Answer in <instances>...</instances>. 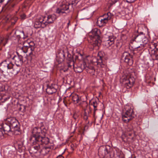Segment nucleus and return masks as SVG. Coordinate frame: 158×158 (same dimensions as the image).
<instances>
[{"instance_id":"nucleus-41","label":"nucleus","mask_w":158,"mask_h":158,"mask_svg":"<svg viewBox=\"0 0 158 158\" xmlns=\"http://www.w3.org/2000/svg\"><path fill=\"white\" fill-rule=\"evenodd\" d=\"M113 3H115L118 1V0H111Z\"/></svg>"},{"instance_id":"nucleus-11","label":"nucleus","mask_w":158,"mask_h":158,"mask_svg":"<svg viewBox=\"0 0 158 158\" xmlns=\"http://www.w3.org/2000/svg\"><path fill=\"white\" fill-rule=\"evenodd\" d=\"M122 58L124 60L125 62L128 63L129 64H132V56L129 53L127 52H124L122 55Z\"/></svg>"},{"instance_id":"nucleus-44","label":"nucleus","mask_w":158,"mask_h":158,"mask_svg":"<svg viewBox=\"0 0 158 158\" xmlns=\"http://www.w3.org/2000/svg\"><path fill=\"white\" fill-rule=\"evenodd\" d=\"M5 0H0V3H2Z\"/></svg>"},{"instance_id":"nucleus-21","label":"nucleus","mask_w":158,"mask_h":158,"mask_svg":"<svg viewBox=\"0 0 158 158\" xmlns=\"http://www.w3.org/2000/svg\"><path fill=\"white\" fill-rule=\"evenodd\" d=\"M86 67V65L85 62L82 63L81 66L78 65L77 67H73L74 71L77 73L81 72Z\"/></svg>"},{"instance_id":"nucleus-24","label":"nucleus","mask_w":158,"mask_h":158,"mask_svg":"<svg viewBox=\"0 0 158 158\" xmlns=\"http://www.w3.org/2000/svg\"><path fill=\"white\" fill-rule=\"evenodd\" d=\"M56 19V16L55 15H49L48 16L47 20L44 21V22H46L47 23V26L48 24L52 23Z\"/></svg>"},{"instance_id":"nucleus-2","label":"nucleus","mask_w":158,"mask_h":158,"mask_svg":"<svg viewBox=\"0 0 158 158\" xmlns=\"http://www.w3.org/2000/svg\"><path fill=\"white\" fill-rule=\"evenodd\" d=\"M134 116L132 106L130 105H125L122 115L123 121L126 123H127L134 118Z\"/></svg>"},{"instance_id":"nucleus-13","label":"nucleus","mask_w":158,"mask_h":158,"mask_svg":"<svg viewBox=\"0 0 158 158\" xmlns=\"http://www.w3.org/2000/svg\"><path fill=\"white\" fill-rule=\"evenodd\" d=\"M77 4V2H76L75 1H72V2H69V3H67L66 4L64 3L62 5H60V7L61 9H62L64 10L65 11L68 12L69 11L68 10L69 8V6H71L72 7L73 5H76Z\"/></svg>"},{"instance_id":"nucleus-34","label":"nucleus","mask_w":158,"mask_h":158,"mask_svg":"<svg viewBox=\"0 0 158 158\" xmlns=\"http://www.w3.org/2000/svg\"><path fill=\"white\" fill-rule=\"evenodd\" d=\"M6 87L4 85L0 86V91L4 92L6 91Z\"/></svg>"},{"instance_id":"nucleus-39","label":"nucleus","mask_w":158,"mask_h":158,"mask_svg":"<svg viewBox=\"0 0 158 158\" xmlns=\"http://www.w3.org/2000/svg\"><path fill=\"white\" fill-rule=\"evenodd\" d=\"M3 136V133L2 131L0 130V137H2Z\"/></svg>"},{"instance_id":"nucleus-31","label":"nucleus","mask_w":158,"mask_h":158,"mask_svg":"<svg viewBox=\"0 0 158 158\" xmlns=\"http://www.w3.org/2000/svg\"><path fill=\"white\" fill-rule=\"evenodd\" d=\"M98 102L96 100L93 101L92 103H91V105L93 106L95 111L97 110V107L98 106Z\"/></svg>"},{"instance_id":"nucleus-30","label":"nucleus","mask_w":158,"mask_h":158,"mask_svg":"<svg viewBox=\"0 0 158 158\" xmlns=\"http://www.w3.org/2000/svg\"><path fill=\"white\" fill-rule=\"evenodd\" d=\"M8 39L6 38H1L0 39L1 43L5 46L7 43Z\"/></svg>"},{"instance_id":"nucleus-27","label":"nucleus","mask_w":158,"mask_h":158,"mask_svg":"<svg viewBox=\"0 0 158 158\" xmlns=\"http://www.w3.org/2000/svg\"><path fill=\"white\" fill-rule=\"evenodd\" d=\"M70 96L72 98V100L75 103H79L81 100L80 98L76 94H71Z\"/></svg>"},{"instance_id":"nucleus-15","label":"nucleus","mask_w":158,"mask_h":158,"mask_svg":"<svg viewBox=\"0 0 158 158\" xmlns=\"http://www.w3.org/2000/svg\"><path fill=\"white\" fill-rule=\"evenodd\" d=\"M20 70L19 66L15 65L12 68V70L8 72V75L10 77L15 76L19 73Z\"/></svg>"},{"instance_id":"nucleus-7","label":"nucleus","mask_w":158,"mask_h":158,"mask_svg":"<svg viewBox=\"0 0 158 158\" xmlns=\"http://www.w3.org/2000/svg\"><path fill=\"white\" fill-rule=\"evenodd\" d=\"M135 79L130 75L125 76L123 79V83L127 89L132 87L135 83Z\"/></svg>"},{"instance_id":"nucleus-26","label":"nucleus","mask_w":158,"mask_h":158,"mask_svg":"<svg viewBox=\"0 0 158 158\" xmlns=\"http://www.w3.org/2000/svg\"><path fill=\"white\" fill-rule=\"evenodd\" d=\"M6 18L7 20L8 21L10 22L13 24H14L18 19L16 17L10 16V15H8L6 16Z\"/></svg>"},{"instance_id":"nucleus-12","label":"nucleus","mask_w":158,"mask_h":158,"mask_svg":"<svg viewBox=\"0 0 158 158\" xmlns=\"http://www.w3.org/2000/svg\"><path fill=\"white\" fill-rule=\"evenodd\" d=\"M17 4L16 0H8L6 4L7 10L10 11L12 10Z\"/></svg>"},{"instance_id":"nucleus-37","label":"nucleus","mask_w":158,"mask_h":158,"mask_svg":"<svg viewBox=\"0 0 158 158\" xmlns=\"http://www.w3.org/2000/svg\"><path fill=\"white\" fill-rule=\"evenodd\" d=\"M26 15L24 14H23L20 15L21 18L22 19H24L26 18Z\"/></svg>"},{"instance_id":"nucleus-47","label":"nucleus","mask_w":158,"mask_h":158,"mask_svg":"<svg viewBox=\"0 0 158 158\" xmlns=\"http://www.w3.org/2000/svg\"><path fill=\"white\" fill-rule=\"evenodd\" d=\"M19 109V110H21V108H20Z\"/></svg>"},{"instance_id":"nucleus-35","label":"nucleus","mask_w":158,"mask_h":158,"mask_svg":"<svg viewBox=\"0 0 158 158\" xmlns=\"http://www.w3.org/2000/svg\"><path fill=\"white\" fill-rule=\"evenodd\" d=\"M104 152L105 154L106 155L109 153V150L106 147H105L104 149Z\"/></svg>"},{"instance_id":"nucleus-25","label":"nucleus","mask_w":158,"mask_h":158,"mask_svg":"<svg viewBox=\"0 0 158 158\" xmlns=\"http://www.w3.org/2000/svg\"><path fill=\"white\" fill-rule=\"evenodd\" d=\"M86 71L88 73L93 75H94L95 69L93 66L91 64L89 65L85 68Z\"/></svg>"},{"instance_id":"nucleus-23","label":"nucleus","mask_w":158,"mask_h":158,"mask_svg":"<svg viewBox=\"0 0 158 158\" xmlns=\"http://www.w3.org/2000/svg\"><path fill=\"white\" fill-rule=\"evenodd\" d=\"M69 12V11H65L64 10H63L62 9H61L60 7L57 8L56 11V13L60 16H65L67 15V14Z\"/></svg>"},{"instance_id":"nucleus-19","label":"nucleus","mask_w":158,"mask_h":158,"mask_svg":"<svg viewBox=\"0 0 158 158\" xmlns=\"http://www.w3.org/2000/svg\"><path fill=\"white\" fill-rule=\"evenodd\" d=\"M2 128L5 134L11 133L12 134H14V132L10 126L4 123L2 124Z\"/></svg>"},{"instance_id":"nucleus-5","label":"nucleus","mask_w":158,"mask_h":158,"mask_svg":"<svg viewBox=\"0 0 158 158\" xmlns=\"http://www.w3.org/2000/svg\"><path fill=\"white\" fill-rule=\"evenodd\" d=\"M46 130L44 129L43 130V134L40 136H38L37 138L35 137H31L30 138V141L32 143L33 142H36V143H39L41 145V143L44 144H47L49 142V139L48 137L45 136L46 133Z\"/></svg>"},{"instance_id":"nucleus-8","label":"nucleus","mask_w":158,"mask_h":158,"mask_svg":"<svg viewBox=\"0 0 158 158\" xmlns=\"http://www.w3.org/2000/svg\"><path fill=\"white\" fill-rule=\"evenodd\" d=\"M102 52H99L98 53V58H94L93 60L94 62H96L98 67L104 68L105 66V64L102 62L103 53Z\"/></svg>"},{"instance_id":"nucleus-48","label":"nucleus","mask_w":158,"mask_h":158,"mask_svg":"<svg viewBox=\"0 0 158 158\" xmlns=\"http://www.w3.org/2000/svg\"><path fill=\"white\" fill-rule=\"evenodd\" d=\"M63 56H65V55L64 54H63Z\"/></svg>"},{"instance_id":"nucleus-28","label":"nucleus","mask_w":158,"mask_h":158,"mask_svg":"<svg viewBox=\"0 0 158 158\" xmlns=\"http://www.w3.org/2000/svg\"><path fill=\"white\" fill-rule=\"evenodd\" d=\"M15 34L19 38L24 39L26 37V36H25L23 31H17L15 32Z\"/></svg>"},{"instance_id":"nucleus-22","label":"nucleus","mask_w":158,"mask_h":158,"mask_svg":"<svg viewBox=\"0 0 158 158\" xmlns=\"http://www.w3.org/2000/svg\"><path fill=\"white\" fill-rule=\"evenodd\" d=\"M114 39L111 36H109L107 40L104 41L105 46L109 47L113 44L114 43Z\"/></svg>"},{"instance_id":"nucleus-32","label":"nucleus","mask_w":158,"mask_h":158,"mask_svg":"<svg viewBox=\"0 0 158 158\" xmlns=\"http://www.w3.org/2000/svg\"><path fill=\"white\" fill-rule=\"evenodd\" d=\"M8 61H9L8 59L3 61L1 63V66L6 68L8 65Z\"/></svg>"},{"instance_id":"nucleus-3","label":"nucleus","mask_w":158,"mask_h":158,"mask_svg":"<svg viewBox=\"0 0 158 158\" xmlns=\"http://www.w3.org/2000/svg\"><path fill=\"white\" fill-rule=\"evenodd\" d=\"M34 48V44L33 42H29L27 41H25L23 44H19L17 48V51L20 53H26L29 52V54L31 55Z\"/></svg>"},{"instance_id":"nucleus-17","label":"nucleus","mask_w":158,"mask_h":158,"mask_svg":"<svg viewBox=\"0 0 158 158\" xmlns=\"http://www.w3.org/2000/svg\"><path fill=\"white\" fill-rule=\"evenodd\" d=\"M32 133L34 135L32 137L37 138L38 136H40L43 134V131H42L41 129L39 127H35L33 130Z\"/></svg>"},{"instance_id":"nucleus-43","label":"nucleus","mask_w":158,"mask_h":158,"mask_svg":"<svg viewBox=\"0 0 158 158\" xmlns=\"http://www.w3.org/2000/svg\"><path fill=\"white\" fill-rule=\"evenodd\" d=\"M70 21H69V22H68V23H67V28L68 29V28H69V26L70 25Z\"/></svg>"},{"instance_id":"nucleus-36","label":"nucleus","mask_w":158,"mask_h":158,"mask_svg":"<svg viewBox=\"0 0 158 158\" xmlns=\"http://www.w3.org/2000/svg\"><path fill=\"white\" fill-rule=\"evenodd\" d=\"M117 156L119 158H124V156H123L122 154L120 153H118L117 154Z\"/></svg>"},{"instance_id":"nucleus-14","label":"nucleus","mask_w":158,"mask_h":158,"mask_svg":"<svg viewBox=\"0 0 158 158\" xmlns=\"http://www.w3.org/2000/svg\"><path fill=\"white\" fill-rule=\"evenodd\" d=\"M141 35H138L135 38V39L131 43L133 45L132 47L134 49H137L140 47V44H137V41H139L140 43L143 42V40H139L141 38Z\"/></svg>"},{"instance_id":"nucleus-46","label":"nucleus","mask_w":158,"mask_h":158,"mask_svg":"<svg viewBox=\"0 0 158 158\" xmlns=\"http://www.w3.org/2000/svg\"><path fill=\"white\" fill-rule=\"evenodd\" d=\"M2 99V97L0 95V101Z\"/></svg>"},{"instance_id":"nucleus-45","label":"nucleus","mask_w":158,"mask_h":158,"mask_svg":"<svg viewBox=\"0 0 158 158\" xmlns=\"http://www.w3.org/2000/svg\"><path fill=\"white\" fill-rule=\"evenodd\" d=\"M95 111H95V110H94V114H93V115L94 116V115H95Z\"/></svg>"},{"instance_id":"nucleus-16","label":"nucleus","mask_w":158,"mask_h":158,"mask_svg":"<svg viewBox=\"0 0 158 158\" xmlns=\"http://www.w3.org/2000/svg\"><path fill=\"white\" fill-rule=\"evenodd\" d=\"M10 126L12 129H13V130L14 132V134L18 135L20 133L19 131V124L18 121Z\"/></svg>"},{"instance_id":"nucleus-29","label":"nucleus","mask_w":158,"mask_h":158,"mask_svg":"<svg viewBox=\"0 0 158 158\" xmlns=\"http://www.w3.org/2000/svg\"><path fill=\"white\" fill-rule=\"evenodd\" d=\"M7 122L10 124V126L11 125L15 122L17 121L16 119L14 117H10L7 118L6 119Z\"/></svg>"},{"instance_id":"nucleus-38","label":"nucleus","mask_w":158,"mask_h":158,"mask_svg":"<svg viewBox=\"0 0 158 158\" xmlns=\"http://www.w3.org/2000/svg\"><path fill=\"white\" fill-rule=\"evenodd\" d=\"M136 0H126V1L130 3H132L134 2Z\"/></svg>"},{"instance_id":"nucleus-1","label":"nucleus","mask_w":158,"mask_h":158,"mask_svg":"<svg viewBox=\"0 0 158 158\" xmlns=\"http://www.w3.org/2000/svg\"><path fill=\"white\" fill-rule=\"evenodd\" d=\"M100 30L97 28L92 30L89 33L91 40L90 43L94 47H96V49L98 48L99 44L101 42L100 35Z\"/></svg>"},{"instance_id":"nucleus-52","label":"nucleus","mask_w":158,"mask_h":158,"mask_svg":"<svg viewBox=\"0 0 158 158\" xmlns=\"http://www.w3.org/2000/svg\"><path fill=\"white\" fill-rule=\"evenodd\" d=\"M69 66H70V65H69Z\"/></svg>"},{"instance_id":"nucleus-49","label":"nucleus","mask_w":158,"mask_h":158,"mask_svg":"<svg viewBox=\"0 0 158 158\" xmlns=\"http://www.w3.org/2000/svg\"><path fill=\"white\" fill-rule=\"evenodd\" d=\"M97 100H98V101H99V100H98V99H97Z\"/></svg>"},{"instance_id":"nucleus-18","label":"nucleus","mask_w":158,"mask_h":158,"mask_svg":"<svg viewBox=\"0 0 158 158\" xmlns=\"http://www.w3.org/2000/svg\"><path fill=\"white\" fill-rule=\"evenodd\" d=\"M151 49L152 50V54L154 55L157 60H158V44L157 43L152 44L151 45Z\"/></svg>"},{"instance_id":"nucleus-50","label":"nucleus","mask_w":158,"mask_h":158,"mask_svg":"<svg viewBox=\"0 0 158 158\" xmlns=\"http://www.w3.org/2000/svg\"><path fill=\"white\" fill-rule=\"evenodd\" d=\"M68 0H66V1H68Z\"/></svg>"},{"instance_id":"nucleus-20","label":"nucleus","mask_w":158,"mask_h":158,"mask_svg":"<svg viewBox=\"0 0 158 158\" xmlns=\"http://www.w3.org/2000/svg\"><path fill=\"white\" fill-rule=\"evenodd\" d=\"M56 86V85L54 84H52L51 85L48 86L46 90L47 93L49 94L55 93L57 90L55 87Z\"/></svg>"},{"instance_id":"nucleus-6","label":"nucleus","mask_w":158,"mask_h":158,"mask_svg":"<svg viewBox=\"0 0 158 158\" xmlns=\"http://www.w3.org/2000/svg\"><path fill=\"white\" fill-rule=\"evenodd\" d=\"M113 15L110 12H108L106 14H105L103 16L98 19L97 23L99 27L105 26L110 20Z\"/></svg>"},{"instance_id":"nucleus-33","label":"nucleus","mask_w":158,"mask_h":158,"mask_svg":"<svg viewBox=\"0 0 158 158\" xmlns=\"http://www.w3.org/2000/svg\"><path fill=\"white\" fill-rule=\"evenodd\" d=\"M12 62H10V61H8V65L6 67L8 69H12L13 67L15 66Z\"/></svg>"},{"instance_id":"nucleus-42","label":"nucleus","mask_w":158,"mask_h":158,"mask_svg":"<svg viewBox=\"0 0 158 158\" xmlns=\"http://www.w3.org/2000/svg\"><path fill=\"white\" fill-rule=\"evenodd\" d=\"M56 158H64V157L61 155H60L57 156Z\"/></svg>"},{"instance_id":"nucleus-4","label":"nucleus","mask_w":158,"mask_h":158,"mask_svg":"<svg viewBox=\"0 0 158 158\" xmlns=\"http://www.w3.org/2000/svg\"><path fill=\"white\" fill-rule=\"evenodd\" d=\"M33 145L30 149V152L31 153H35L38 152L42 155L44 156L49 152V149L47 148L43 147L42 144L40 145L39 143H36V142H32Z\"/></svg>"},{"instance_id":"nucleus-51","label":"nucleus","mask_w":158,"mask_h":158,"mask_svg":"<svg viewBox=\"0 0 158 158\" xmlns=\"http://www.w3.org/2000/svg\"><path fill=\"white\" fill-rule=\"evenodd\" d=\"M69 66H70V65H69Z\"/></svg>"},{"instance_id":"nucleus-9","label":"nucleus","mask_w":158,"mask_h":158,"mask_svg":"<svg viewBox=\"0 0 158 158\" xmlns=\"http://www.w3.org/2000/svg\"><path fill=\"white\" fill-rule=\"evenodd\" d=\"M44 18L43 17H40L39 19L36 20L35 21L34 26L35 27L38 28L40 27L44 28L46 26V23L44 22Z\"/></svg>"},{"instance_id":"nucleus-40","label":"nucleus","mask_w":158,"mask_h":158,"mask_svg":"<svg viewBox=\"0 0 158 158\" xmlns=\"http://www.w3.org/2000/svg\"><path fill=\"white\" fill-rule=\"evenodd\" d=\"M84 118L85 120H87L88 119V117L87 115H85L84 116Z\"/></svg>"},{"instance_id":"nucleus-10","label":"nucleus","mask_w":158,"mask_h":158,"mask_svg":"<svg viewBox=\"0 0 158 158\" xmlns=\"http://www.w3.org/2000/svg\"><path fill=\"white\" fill-rule=\"evenodd\" d=\"M19 52L17 51V56H15L13 57L12 59L14 60L16 65L20 66L23 63V57L21 55L19 54Z\"/></svg>"}]
</instances>
